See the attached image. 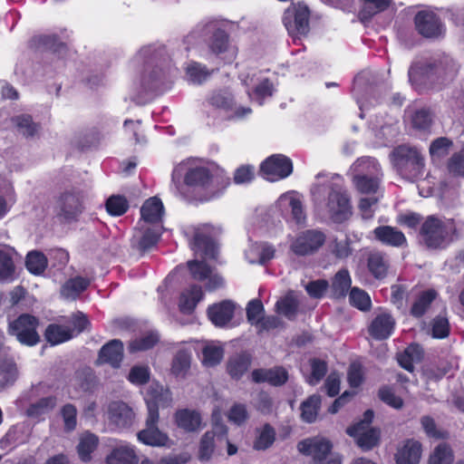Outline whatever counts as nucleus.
I'll use <instances>...</instances> for the list:
<instances>
[{"label": "nucleus", "mask_w": 464, "mask_h": 464, "mask_svg": "<svg viewBox=\"0 0 464 464\" xmlns=\"http://www.w3.org/2000/svg\"><path fill=\"white\" fill-rule=\"evenodd\" d=\"M134 62L143 65L141 84L145 90H155L167 78L170 59L164 46L147 45L140 49Z\"/></svg>", "instance_id": "1"}, {"label": "nucleus", "mask_w": 464, "mask_h": 464, "mask_svg": "<svg viewBox=\"0 0 464 464\" xmlns=\"http://www.w3.org/2000/svg\"><path fill=\"white\" fill-rule=\"evenodd\" d=\"M458 71L457 63L448 56L430 58L412 64L409 69V79L412 84L419 86L433 85L452 80Z\"/></svg>", "instance_id": "2"}, {"label": "nucleus", "mask_w": 464, "mask_h": 464, "mask_svg": "<svg viewBox=\"0 0 464 464\" xmlns=\"http://www.w3.org/2000/svg\"><path fill=\"white\" fill-rule=\"evenodd\" d=\"M456 231L452 219L429 216L420 227V240L428 249H443L454 240Z\"/></svg>", "instance_id": "3"}, {"label": "nucleus", "mask_w": 464, "mask_h": 464, "mask_svg": "<svg viewBox=\"0 0 464 464\" xmlns=\"http://www.w3.org/2000/svg\"><path fill=\"white\" fill-rule=\"evenodd\" d=\"M390 157L393 168L403 179L415 181L423 175L424 158L416 147L399 145L392 150Z\"/></svg>", "instance_id": "4"}, {"label": "nucleus", "mask_w": 464, "mask_h": 464, "mask_svg": "<svg viewBox=\"0 0 464 464\" xmlns=\"http://www.w3.org/2000/svg\"><path fill=\"white\" fill-rule=\"evenodd\" d=\"M202 39L212 53L219 54L227 50L229 36L217 21L202 22L197 24L187 39Z\"/></svg>", "instance_id": "5"}, {"label": "nucleus", "mask_w": 464, "mask_h": 464, "mask_svg": "<svg viewBox=\"0 0 464 464\" xmlns=\"http://www.w3.org/2000/svg\"><path fill=\"white\" fill-rule=\"evenodd\" d=\"M39 320L29 314H22L15 320L9 323L8 334L15 337L22 344L34 346L40 342L37 333Z\"/></svg>", "instance_id": "6"}, {"label": "nucleus", "mask_w": 464, "mask_h": 464, "mask_svg": "<svg viewBox=\"0 0 464 464\" xmlns=\"http://www.w3.org/2000/svg\"><path fill=\"white\" fill-rule=\"evenodd\" d=\"M84 192L77 188L63 191L57 198V215L66 221L75 220L84 210Z\"/></svg>", "instance_id": "7"}, {"label": "nucleus", "mask_w": 464, "mask_h": 464, "mask_svg": "<svg viewBox=\"0 0 464 464\" xmlns=\"http://www.w3.org/2000/svg\"><path fill=\"white\" fill-rule=\"evenodd\" d=\"M109 424L115 430L130 429L136 421V412L127 402L115 400L110 401L105 410Z\"/></svg>", "instance_id": "8"}, {"label": "nucleus", "mask_w": 464, "mask_h": 464, "mask_svg": "<svg viewBox=\"0 0 464 464\" xmlns=\"http://www.w3.org/2000/svg\"><path fill=\"white\" fill-rule=\"evenodd\" d=\"M326 208L334 223H343L352 215L350 197L345 190L334 185L328 194Z\"/></svg>", "instance_id": "9"}, {"label": "nucleus", "mask_w": 464, "mask_h": 464, "mask_svg": "<svg viewBox=\"0 0 464 464\" xmlns=\"http://www.w3.org/2000/svg\"><path fill=\"white\" fill-rule=\"evenodd\" d=\"M309 17L308 7L304 4H298L285 10L283 22L290 35L303 36L309 32Z\"/></svg>", "instance_id": "10"}, {"label": "nucleus", "mask_w": 464, "mask_h": 464, "mask_svg": "<svg viewBox=\"0 0 464 464\" xmlns=\"http://www.w3.org/2000/svg\"><path fill=\"white\" fill-rule=\"evenodd\" d=\"M297 450L311 458L309 464H321L323 457L333 453L332 442L323 437H313L298 442Z\"/></svg>", "instance_id": "11"}, {"label": "nucleus", "mask_w": 464, "mask_h": 464, "mask_svg": "<svg viewBox=\"0 0 464 464\" xmlns=\"http://www.w3.org/2000/svg\"><path fill=\"white\" fill-rule=\"evenodd\" d=\"M261 172L269 181L288 177L293 171L292 161L282 154L272 155L261 164Z\"/></svg>", "instance_id": "12"}, {"label": "nucleus", "mask_w": 464, "mask_h": 464, "mask_svg": "<svg viewBox=\"0 0 464 464\" xmlns=\"http://www.w3.org/2000/svg\"><path fill=\"white\" fill-rule=\"evenodd\" d=\"M160 417L155 414L147 415L145 428L137 433L138 440L145 445L151 447H165L169 442V436L160 430L158 423Z\"/></svg>", "instance_id": "13"}, {"label": "nucleus", "mask_w": 464, "mask_h": 464, "mask_svg": "<svg viewBox=\"0 0 464 464\" xmlns=\"http://www.w3.org/2000/svg\"><path fill=\"white\" fill-rule=\"evenodd\" d=\"M160 225L139 224L131 238V246L141 253L150 249L158 243L161 235Z\"/></svg>", "instance_id": "14"}, {"label": "nucleus", "mask_w": 464, "mask_h": 464, "mask_svg": "<svg viewBox=\"0 0 464 464\" xmlns=\"http://www.w3.org/2000/svg\"><path fill=\"white\" fill-rule=\"evenodd\" d=\"M145 402L147 405L148 414L151 416L155 414L160 417L159 408H168L172 403L171 392L159 383H151L145 395Z\"/></svg>", "instance_id": "15"}, {"label": "nucleus", "mask_w": 464, "mask_h": 464, "mask_svg": "<svg viewBox=\"0 0 464 464\" xmlns=\"http://www.w3.org/2000/svg\"><path fill=\"white\" fill-rule=\"evenodd\" d=\"M325 236L317 230H307L302 233L293 242L291 248L298 256H305L317 250L323 246Z\"/></svg>", "instance_id": "16"}, {"label": "nucleus", "mask_w": 464, "mask_h": 464, "mask_svg": "<svg viewBox=\"0 0 464 464\" xmlns=\"http://www.w3.org/2000/svg\"><path fill=\"white\" fill-rule=\"evenodd\" d=\"M184 182L194 189L210 190L213 195L216 193L213 189L214 176L205 166L189 168L185 174Z\"/></svg>", "instance_id": "17"}, {"label": "nucleus", "mask_w": 464, "mask_h": 464, "mask_svg": "<svg viewBox=\"0 0 464 464\" xmlns=\"http://www.w3.org/2000/svg\"><path fill=\"white\" fill-rule=\"evenodd\" d=\"M417 31L427 38L439 36L442 32V24L439 16L431 11H420L414 18Z\"/></svg>", "instance_id": "18"}, {"label": "nucleus", "mask_w": 464, "mask_h": 464, "mask_svg": "<svg viewBox=\"0 0 464 464\" xmlns=\"http://www.w3.org/2000/svg\"><path fill=\"white\" fill-rule=\"evenodd\" d=\"M347 434L355 439L356 444L362 450H370L378 445L380 430L376 428H362V424H354L346 430Z\"/></svg>", "instance_id": "19"}, {"label": "nucleus", "mask_w": 464, "mask_h": 464, "mask_svg": "<svg viewBox=\"0 0 464 464\" xmlns=\"http://www.w3.org/2000/svg\"><path fill=\"white\" fill-rule=\"evenodd\" d=\"M123 359V343L119 339H113L105 343L99 351L97 363L110 364L119 368Z\"/></svg>", "instance_id": "20"}, {"label": "nucleus", "mask_w": 464, "mask_h": 464, "mask_svg": "<svg viewBox=\"0 0 464 464\" xmlns=\"http://www.w3.org/2000/svg\"><path fill=\"white\" fill-rule=\"evenodd\" d=\"M374 238L385 246L392 247H404L407 246L405 235L397 227L392 226H379L372 231Z\"/></svg>", "instance_id": "21"}, {"label": "nucleus", "mask_w": 464, "mask_h": 464, "mask_svg": "<svg viewBox=\"0 0 464 464\" xmlns=\"http://www.w3.org/2000/svg\"><path fill=\"white\" fill-rule=\"evenodd\" d=\"M395 319L389 313H381L372 321L368 332L375 340H385L392 334Z\"/></svg>", "instance_id": "22"}, {"label": "nucleus", "mask_w": 464, "mask_h": 464, "mask_svg": "<svg viewBox=\"0 0 464 464\" xmlns=\"http://www.w3.org/2000/svg\"><path fill=\"white\" fill-rule=\"evenodd\" d=\"M174 420L176 425L186 432H197L202 428L201 415L195 410H178L174 414Z\"/></svg>", "instance_id": "23"}, {"label": "nucleus", "mask_w": 464, "mask_h": 464, "mask_svg": "<svg viewBox=\"0 0 464 464\" xmlns=\"http://www.w3.org/2000/svg\"><path fill=\"white\" fill-rule=\"evenodd\" d=\"M235 304L229 300L222 301L219 304H213L208 310L210 321L216 326H225L233 318L235 312Z\"/></svg>", "instance_id": "24"}, {"label": "nucleus", "mask_w": 464, "mask_h": 464, "mask_svg": "<svg viewBox=\"0 0 464 464\" xmlns=\"http://www.w3.org/2000/svg\"><path fill=\"white\" fill-rule=\"evenodd\" d=\"M191 249L205 258H216L217 246L210 237L203 233L199 228H196L194 236L190 241Z\"/></svg>", "instance_id": "25"}, {"label": "nucleus", "mask_w": 464, "mask_h": 464, "mask_svg": "<svg viewBox=\"0 0 464 464\" xmlns=\"http://www.w3.org/2000/svg\"><path fill=\"white\" fill-rule=\"evenodd\" d=\"M367 268L375 279H384L390 269L388 256L381 251L371 252L367 257Z\"/></svg>", "instance_id": "26"}, {"label": "nucleus", "mask_w": 464, "mask_h": 464, "mask_svg": "<svg viewBox=\"0 0 464 464\" xmlns=\"http://www.w3.org/2000/svg\"><path fill=\"white\" fill-rule=\"evenodd\" d=\"M164 213V208L161 200L157 197L147 199L141 208V224L159 225Z\"/></svg>", "instance_id": "27"}, {"label": "nucleus", "mask_w": 464, "mask_h": 464, "mask_svg": "<svg viewBox=\"0 0 464 464\" xmlns=\"http://www.w3.org/2000/svg\"><path fill=\"white\" fill-rule=\"evenodd\" d=\"M421 456V444L408 440L395 455L397 464H418Z\"/></svg>", "instance_id": "28"}, {"label": "nucleus", "mask_w": 464, "mask_h": 464, "mask_svg": "<svg viewBox=\"0 0 464 464\" xmlns=\"http://www.w3.org/2000/svg\"><path fill=\"white\" fill-rule=\"evenodd\" d=\"M11 122L19 134L26 139L35 137L41 130L40 123L35 122L30 114L15 115L11 118Z\"/></svg>", "instance_id": "29"}, {"label": "nucleus", "mask_w": 464, "mask_h": 464, "mask_svg": "<svg viewBox=\"0 0 464 464\" xmlns=\"http://www.w3.org/2000/svg\"><path fill=\"white\" fill-rule=\"evenodd\" d=\"M251 364V356L246 353L231 356L227 362V371L231 378L239 380L248 370Z\"/></svg>", "instance_id": "30"}, {"label": "nucleus", "mask_w": 464, "mask_h": 464, "mask_svg": "<svg viewBox=\"0 0 464 464\" xmlns=\"http://www.w3.org/2000/svg\"><path fill=\"white\" fill-rule=\"evenodd\" d=\"M191 365V354L187 350L176 353L171 362V373L180 380L186 379Z\"/></svg>", "instance_id": "31"}, {"label": "nucleus", "mask_w": 464, "mask_h": 464, "mask_svg": "<svg viewBox=\"0 0 464 464\" xmlns=\"http://www.w3.org/2000/svg\"><path fill=\"white\" fill-rule=\"evenodd\" d=\"M361 10L359 18L362 22L370 21L375 14L385 11L391 5L392 0H359Z\"/></svg>", "instance_id": "32"}, {"label": "nucleus", "mask_w": 464, "mask_h": 464, "mask_svg": "<svg viewBox=\"0 0 464 464\" xmlns=\"http://www.w3.org/2000/svg\"><path fill=\"white\" fill-rule=\"evenodd\" d=\"M322 403V398L318 394H313L304 401L300 405V417L306 423H313L316 420Z\"/></svg>", "instance_id": "33"}, {"label": "nucleus", "mask_w": 464, "mask_h": 464, "mask_svg": "<svg viewBox=\"0 0 464 464\" xmlns=\"http://www.w3.org/2000/svg\"><path fill=\"white\" fill-rule=\"evenodd\" d=\"M202 297L203 291L201 286L193 285L188 290L184 291L180 295L179 304L180 311L184 314H190Z\"/></svg>", "instance_id": "34"}, {"label": "nucleus", "mask_w": 464, "mask_h": 464, "mask_svg": "<svg viewBox=\"0 0 464 464\" xmlns=\"http://www.w3.org/2000/svg\"><path fill=\"white\" fill-rule=\"evenodd\" d=\"M353 176L382 175L377 160L371 157L358 159L351 167Z\"/></svg>", "instance_id": "35"}, {"label": "nucleus", "mask_w": 464, "mask_h": 464, "mask_svg": "<svg viewBox=\"0 0 464 464\" xmlns=\"http://www.w3.org/2000/svg\"><path fill=\"white\" fill-rule=\"evenodd\" d=\"M31 46L39 51L62 53L65 44L59 41L56 35H37L32 38Z\"/></svg>", "instance_id": "36"}, {"label": "nucleus", "mask_w": 464, "mask_h": 464, "mask_svg": "<svg viewBox=\"0 0 464 464\" xmlns=\"http://www.w3.org/2000/svg\"><path fill=\"white\" fill-rule=\"evenodd\" d=\"M138 461L134 450L129 446L115 448L106 459L107 464H138Z\"/></svg>", "instance_id": "37"}, {"label": "nucleus", "mask_w": 464, "mask_h": 464, "mask_svg": "<svg viewBox=\"0 0 464 464\" xmlns=\"http://www.w3.org/2000/svg\"><path fill=\"white\" fill-rule=\"evenodd\" d=\"M44 337L51 344H58L66 342L73 337L70 326L51 324L44 332Z\"/></svg>", "instance_id": "38"}, {"label": "nucleus", "mask_w": 464, "mask_h": 464, "mask_svg": "<svg viewBox=\"0 0 464 464\" xmlns=\"http://www.w3.org/2000/svg\"><path fill=\"white\" fill-rule=\"evenodd\" d=\"M436 296L437 293L433 289H429L420 293L411 305L410 311L411 314L416 318L421 317L427 312Z\"/></svg>", "instance_id": "39"}, {"label": "nucleus", "mask_w": 464, "mask_h": 464, "mask_svg": "<svg viewBox=\"0 0 464 464\" xmlns=\"http://www.w3.org/2000/svg\"><path fill=\"white\" fill-rule=\"evenodd\" d=\"M89 285L90 281L82 276L71 278L63 285L61 295L64 298L74 300L89 286Z\"/></svg>", "instance_id": "40"}, {"label": "nucleus", "mask_w": 464, "mask_h": 464, "mask_svg": "<svg viewBox=\"0 0 464 464\" xmlns=\"http://www.w3.org/2000/svg\"><path fill=\"white\" fill-rule=\"evenodd\" d=\"M351 276L347 269L339 270L333 278L332 290L335 297H344L351 290Z\"/></svg>", "instance_id": "41"}, {"label": "nucleus", "mask_w": 464, "mask_h": 464, "mask_svg": "<svg viewBox=\"0 0 464 464\" xmlns=\"http://www.w3.org/2000/svg\"><path fill=\"white\" fill-rule=\"evenodd\" d=\"M160 341L156 332H149L130 342L128 349L130 353L143 352L153 348Z\"/></svg>", "instance_id": "42"}, {"label": "nucleus", "mask_w": 464, "mask_h": 464, "mask_svg": "<svg viewBox=\"0 0 464 464\" xmlns=\"http://www.w3.org/2000/svg\"><path fill=\"white\" fill-rule=\"evenodd\" d=\"M382 176H353V183L362 194H375L379 189Z\"/></svg>", "instance_id": "43"}, {"label": "nucleus", "mask_w": 464, "mask_h": 464, "mask_svg": "<svg viewBox=\"0 0 464 464\" xmlns=\"http://www.w3.org/2000/svg\"><path fill=\"white\" fill-rule=\"evenodd\" d=\"M209 105L226 111L234 108L235 102L232 93L227 91H218L213 92L208 99Z\"/></svg>", "instance_id": "44"}, {"label": "nucleus", "mask_w": 464, "mask_h": 464, "mask_svg": "<svg viewBox=\"0 0 464 464\" xmlns=\"http://www.w3.org/2000/svg\"><path fill=\"white\" fill-rule=\"evenodd\" d=\"M97 445V436L92 433L84 434L81 438L77 447L80 459L84 462L89 461L91 459V454L96 449Z\"/></svg>", "instance_id": "45"}, {"label": "nucleus", "mask_w": 464, "mask_h": 464, "mask_svg": "<svg viewBox=\"0 0 464 464\" xmlns=\"http://www.w3.org/2000/svg\"><path fill=\"white\" fill-rule=\"evenodd\" d=\"M454 455L451 448L446 443L439 444L430 456L429 464H452Z\"/></svg>", "instance_id": "46"}, {"label": "nucleus", "mask_w": 464, "mask_h": 464, "mask_svg": "<svg viewBox=\"0 0 464 464\" xmlns=\"http://www.w3.org/2000/svg\"><path fill=\"white\" fill-rule=\"evenodd\" d=\"M433 122V113L428 108L416 110L411 115V125L414 129L427 130Z\"/></svg>", "instance_id": "47"}, {"label": "nucleus", "mask_w": 464, "mask_h": 464, "mask_svg": "<svg viewBox=\"0 0 464 464\" xmlns=\"http://www.w3.org/2000/svg\"><path fill=\"white\" fill-rule=\"evenodd\" d=\"M25 266L30 273L41 275L47 266V259L43 253L32 251L26 256Z\"/></svg>", "instance_id": "48"}, {"label": "nucleus", "mask_w": 464, "mask_h": 464, "mask_svg": "<svg viewBox=\"0 0 464 464\" xmlns=\"http://www.w3.org/2000/svg\"><path fill=\"white\" fill-rule=\"evenodd\" d=\"M215 432L207 431L201 437L198 448V459L200 461H208L215 450Z\"/></svg>", "instance_id": "49"}, {"label": "nucleus", "mask_w": 464, "mask_h": 464, "mask_svg": "<svg viewBox=\"0 0 464 464\" xmlns=\"http://www.w3.org/2000/svg\"><path fill=\"white\" fill-rule=\"evenodd\" d=\"M276 439V432L272 426L266 424L256 440L254 441L253 448L256 450H265L274 443Z\"/></svg>", "instance_id": "50"}, {"label": "nucleus", "mask_w": 464, "mask_h": 464, "mask_svg": "<svg viewBox=\"0 0 464 464\" xmlns=\"http://www.w3.org/2000/svg\"><path fill=\"white\" fill-rule=\"evenodd\" d=\"M14 274V264L12 254L7 250H0V280H12Z\"/></svg>", "instance_id": "51"}, {"label": "nucleus", "mask_w": 464, "mask_h": 464, "mask_svg": "<svg viewBox=\"0 0 464 464\" xmlns=\"http://www.w3.org/2000/svg\"><path fill=\"white\" fill-rule=\"evenodd\" d=\"M213 71L208 70V68L197 62H192L187 67V74L189 81L194 83H202L206 81L212 73Z\"/></svg>", "instance_id": "52"}, {"label": "nucleus", "mask_w": 464, "mask_h": 464, "mask_svg": "<svg viewBox=\"0 0 464 464\" xmlns=\"http://www.w3.org/2000/svg\"><path fill=\"white\" fill-rule=\"evenodd\" d=\"M349 299L353 306L362 311H368L371 308L372 303L370 296L365 291L358 287L351 288Z\"/></svg>", "instance_id": "53"}, {"label": "nucleus", "mask_w": 464, "mask_h": 464, "mask_svg": "<svg viewBox=\"0 0 464 464\" xmlns=\"http://www.w3.org/2000/svg\"><path fill=\"white\" fill-rule=\"evenodd\" d=\"M452 147V141L446 137H440L433 140L430 146V153L432 160H440L447 156Z\"/></svg>", "instance_id": "54"}, {"label": "nucleus", "mask_w": 464, "mask_h": 464, "mask_svg": "<svg viewBox=\"0 0 464 464\" xmlns=\"http://www.w3.org/2000/svg\"><path fill=\"white\" fill-rule=\"evenodd\" d=\"M224 351L216 345H206L202 350L203 364L208 367L216 366L223 358Z\"/></svg>", "instance_id": "55"}, {"label": "nucleus", "mask_w": 464, "mask_h": 464, "mask_svg": "<svg viewBox=\"0 0 464 464\" xmlns=\"http://www.w3.org/2000/svg\"><path fill=\"white\" fill-rule=\"evenodd\" d=\"M311 375L307 379V382L311 385H316L327 372V363L318 358L310 360Z\"/></svg>", "instance_id": "56"}, {"label": "nucleus", "mask_w": 464, "mask_h": 464, "mask_svg": "<svg viewBox=\"0 0 464 464\" xmlns=\"http://www.w3.org/2000/svg\"><path fill=\"white\" fill-rule=\"evenodd\" d=\"M128 208L129 203L122 196H111L106 201V209L111 216H121Z\"/></svg>", "instance_id": "57"}, {"label": "nucleus", "mask_w": 464, "mask_h": 464, "mask_svg": "<svg viewBox=\"0 0 464 464\" xmlns=\"http://www.w3.org/2000/svg\"><path fill=\"white\" fill-rule=\"evenodd\" d=\"M56 404V399L54 397H45L40 399L35 403L30 405L27 409V414L31 417H37L44 412L53 410Z\"/></svg>", "instance_id": "58"}, {"label": "nucleus", "mask_w": 464, "mask_h": 464, "mask_svg": "<svg viewBox=\"0 0 464 464\" xmlns=\"http://www.w3.org/2000/svg\"><path fill=\"white\" fill-rule=\"evenodd\" d=\"M188 267L192 277L198 281L206 280L212 273V268L204 261L191 260L188 262Z\"/></svg>", "instance_id": "59"}, {"label": "nucleus", "mask_w": 464, "mask_h": 464, "mask_svg": "<svg viewBox=\"0 0 464 464\" xmlns=\"http://www.w3.org/2000/svg\"><path fill=\"white\" fill-rule=\"evenodd\" d=\"M276 308L279 314H282L289 320H293L297 313L298 303L294 297L286 296L276 303Z\"/></svg>", "instance_id": "60"}, {"label": "nucleus", "mask_w": 464, "mask_h": 464, "mask_svg": "<svg viewBox=\"0 0 464 464\" xmlns=\"http://www.w3.org/2000/svg\"><path fill=\"white\" fill-rule=\"evenodd\" d=\"M254 408L262 414L267 415L273 412L274 401L266 392H259L253 401Z\"/></svg>", "instance_id": "61"}, {"label": "nucleus", "mask_w": 464, "mask_h": 464, "mask_svg": "<svg viewBox=\"0 0 464 464\" xmlns=\"http://www.w3.org/2000/svg\"><path fill=\"white\" fill-rule=\"evenodd\" d=\"M61 415L64 422V430L72 431L77 424V409L73 404L67 403L61 409Z\"/></svg>", "instance_id": "62"}, {"label": "nucleus", "mask_w": 464, "mask_h": 464, "mask_svg": "<svg viewBox=\"0 0 464 464\" xmlns=\"http://www.w3.org/2000/svg\"><path fill=\"white\" fill-rule=\"evenodd\" d=\"M421 428L430 438L442 439L445 437L444 431L438 429L434 419L429 415H424L420 420Z\"/></svg>", "instance_id": "63"}, {"label": "nucleus", "mask_w": 464, "mask_h": 464, "mask_svg": "<svg viewBox=\"0 0 464 464\" xmlns=\"http://www.w3.org/2000/svg\"><path fill=\"white\" fill-rule=\"evenodd\" d=\"M448 169L451 174L464 177V150L450 158Z\"/></svg>", "instance_id": "64"}]
</instances>
